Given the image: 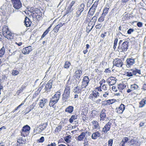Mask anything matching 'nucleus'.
Returning <instances> with one entry per match:
<instances>
[{"instance_id":"15","label":"nucleus","mask_w":146,"mask_h":146,"mask_svg":"<svg viewBox=\"0 0 146 146\" xmlns=\"http://www.w3.org/2000/svg\"><path fill=\"white\" fill-rule=\"evenodd\" d=\"M32 50L31 47L29 46L24 48L22 50V53L25 54H28Z\"/></svg>"},{"instance_id":"57","label":"nucleus","mask_w":146,"mask_h":146,"mask_svg":"<svg viewBox=\"0 0 146 146\" xmlns=\"http://www.w3.org/2000/svg\"><path fill=\"white\" fill-rule=\"evenodd\" d=\"M102 26V25L101 24H99V25H96L95 26V27L96 29H100L101 28Z\"/></svg>"},{"instance_id":"17","label":"nucleus","mask_w":146,"mask_h":146,"mask_svg":"<svg viewBox=\"0 0 146 146\" xmlns=\"http://www.w3.org/2000/svg\"><path fill=\"white\" fill-rule=\"evenodd\" d=\"M74 107L72 106H69L65 109V111L69 114H72L73 111Z\"/></svg>"},{"instance_id":"26","label":"nucleus","mask_w":146,"mask_h":146,"mask_svg":"<svg viewBox=\"0 0 146 146\" xmlns=\"http://www.w3.org/2000/svg\"><path fill=\"white\" fill-rule=\"evenodd\" d=\"M74 93L77 94L80 93L81 92V90L79 87L77 86L76 87L74 88Z\"/></svg>"},{"instance_id":"25","label":"nucleus","mask_w":146,"mask_h":146,"mask_svg":"<svg viewBox=\"0 0 146 146\" xmlns=\"http://www.w3.org/2000/svg\"><path fill=\"white\" fill-rule=\"evenodd\" d=\"M47 123H43L42 124H41L40 125L39 127V128L41 130L40 131H42L44 130L45 129L47 126Z\"/></svg>"},{"instance_id":"52","label":"nucleus","mask_w":146,"mask_h":146,"mask_svg":"<svg viewBox=\"0 0 146 146\" xmlns=\"http://www.w3.org/2000/svg\"><path fill=\"white\" fill-rule=\"evenodd\" d=\"M134 31V29H129L127 31V33L128 34H130L133 32Z\"/></svg>"},{"instance_id":"61","label":"nucleus","mask_w":146,"mask_h":146,"mask_svg":"<svg viewBox=\"0 0 146 146\" xmlns=\"http://www.w3.org/2000/svg\"><path fill=\"white\" fill-rule=\"evenodd\" d=\"M141 89L143 90H146V84H144L142 88H141Z\"/></svg>"},{"instance_id":"16","label":"nucleus","mask_w":146,"mask_h":146,"mask_svg":"<svg viewBox=\"0 0 146 146\" xmlns=\"http://www.w3.org/2000/svg\"><path fill=\"white\" fill-rule=\"evenodd\" d=\"M99 93L97 91L94 90L92 92V94H91L90 96V98L92 100H94V98H96L97 96H99Z\"/></svg>"},{"instance_id":"43","label":"nucleus","mask_w":146,"mask_h":146,"mask_svg":"<svg viewBox=\"0 0 146 146\" xmlns=\"http://www.w3.org/2000/svg\"><path fill=\"white\" fill-rule=\"evenodd\" d=\"M109 9L108 8H106L104 9L102 14L104 16H106V15L107 14Z\"/></svg>"},{"instance_id":"50","label":"nucleus","mask_w":146,"mask_h":146,"mask_svg":"<svg viewBox=\"0 0 146 146\" xmlns=\"http://www.w3.org/2000/svg\"><path fill=\"white\" fill-rule=\"evenodd\" d=\"M94 0H87V6H90V5L91 4Z\"/></svg>"},{"instance_id":"20","label":"nucleus","mask_w":146,"mask_h":146,"mask_svg":"<svg viewBox=\"0 0 146 146\" xmlns=\"http://www.w3.org/2000/svg\"><path fill=\"white\" fill-rule=\"evenodd\" d=\"M64 24V23H60L56 26L53 29V31L54 32L56 33L58 32L59 29Z\"/></svg>"},{"instance_id":"45","label":"nucleus","mask_w":146,"mask_h":146,"mask_svg":"<svg viewBox=\"0 0 146 146\" xmlns=\"http://www.w3.org/2000/svg\"><path fill=\"white\" fill-rule=\"evenodd\" d=\"M56 102H55L54 101L50 99V100L49 102V106L51 107L53 106L54 104H56Z\"/></svg>"},{"instance_id":"59","label":"nucleus","mask_w":146,"mask_h":146,"mask_svg":"<svg viewBox=\"0 0 146 146\" xmlns=\"http://www.w3.org/2000/svg\"><path fill=\"white\" fill-rule=\"evenodd\" d=\"M102 88L104 90H107L106 85L105 84L103 85L102 86Z\"/></svg>"},{"instance_id":"29","label":"nucleus","mask_w":146,"mask_h":146,"mask_svg":"<svg viewBox=\"0 0 146 146\" xmlns=\"http://www.w3.org/2000/svg\"><path fill=\"white\" fill-rule=\"evenodd\" d=\"M131 90H139V86L136 84L131 85Z\"/></svg>"},{"instance_id":"49","label":"nucleus","mask_w":146,"mask_h":146,"mask_svg":"<svg viewBox=\"0 0 146 146\" xmlns=\"http://www.w3.org/2000/svg\"><path fill=\"white\" fill-rule=\"evenodd\" d=\"M115 101L116 100H115L114 99L109 100H107V103H108V104H111L113 102H115Z\"/></svg>"},{"instance_id":"6","label":"nucleus","mask_w":146,"mask_h":146,"mask_svg":"<svg viewBox=\"0 0 146 146\" xmlns=\"http://www.w3.org/2000/svg\"><path fill=\"white\" fill-rule=\"evenodd\" d=\"M13 7L16 9H20L22 7L20 0H12Z\"/></svg>"},{"instance_id":"46","label":"nucleus","mask_w":146,"mask_h":146,"mask_svg":"<svg viewBox=\"0 0 146 146\" xmlns=\"http://www.w3.org/2000/svg\"><path fill=\"white\" fill-rule=\"evenodd\" d=\"M105 16H104L102 14V15L98 19V21L99 22H102L104 21V20Z\"/></svg>"},{"instance_id":"36","label":"nucleus","mask_w":146,"mask_h":146,"mask_svg":"<svg viewBox=\"0 0 146 146\" xmlns=\"http://www.w3.org/2000/svg\"><path fill=\"white\" fill-rule=\"evenodd\" d=\"M70 65L71 64L70 62L67 61L65 62L64 65V67L65 68L67 69L69 68Z\"/></svg>"},{"instance_id":"32","label":"nucleus","mask_w":146,"mask_h":146,"mask_svg":"<svg viewBox=\"0 0 146 146\" xmlns=\"http://www.w3.org/2000/svg\"><path fill=\"white\" fill-rule=\"evenodd\" d=\"M85 7V5L84 3H82L78 6V9L80 11H83L84 9V8Z\"/></svg>"},{"instance_id":"53","label":"nucleus","mask_w":146,"mask_h":146,"mask_svg":"<svg viewBox=\"0 0 146 146\" xmlns=\"http://www.w3.org/2000/svg\"><path fill=\"white\" fill-rule=\"evenodd\" d=\"M44 140V138L43 137H42L40 138L38 140V141L39 143H42Z\"/></svg>"},{"instance_id":"19","label":"nucleus","mask_w":146,"mask_h":146,"mask_svg":"<svg viewBox=\"0 0 146 146\" xmlns=\"http://www.w3.org/2000/svg\"><path fill=\"white\" fill-rule=\"evenodd\" d=\"M24 23L25 26L26 27H28L31 26V22L29 19L27 17H26L25 18V19L24 20Z\"/></svg>"},{"instance_id":"60","label":"nucleus","mask_w":146,"mask_h":146,"mask_svg":"<svg viewBox=\"0 0 146 146\" xmlns=\"http://www.w3.org/2000/svg\"><path fill=\"white\" fill-rule=\"evenodd\" d=\"M24 144L17 143L14 146H24Z\"/></svg>"},{"instance_id":"58","label":"nucleus","mask_w":146,"mask_h":146,"mask_svg":"<svg viewBox=\"0 0 146 146\" xmlns=\"http://www.w3.org/2000/svg\"><path fill=\"white\" fill-rule=\"evenodd\" d=\"M46 146H56V144L54 142H53L48 145Z\"/></svg>"},{"instance_id":"47","label":"nucleus","mask_w":146,"mask_h":146,"mask_svg":"<svg viewBox=\"0 0 146 146\" xmlns=\"http://www.w3.org/2000/svg\"><path fill=\"white\" fill-rule=\"evenodd\" d=\"M62 128L61 125H59L56 127L55 129V131L57 132H59L60 130Z\"/></svg>"},{"instance_id":"23","label":"nucleus","mask_w":146,"mask_h":146,"mask_svg":"<svg viewBox=\"0 0 146 146\" xmlns=\"http://www.w3.org/2000/svg\"><path fill=\"white\" fill-rule=\"evenodd\" d=\"M82 12V11H80L78 9L77 10L75 13V15L74 17L75 20L77 21L78 19V17L80 16Z\"/></svg>"},{"instance_id":"27","label":"nucleus","mask_w":146,"mask_h":146,"mask_svg":"<svg viewBox=\"0 0 146 146\" xmlns=\"http://www.w3.org/2000/svg\"><path fill=\"white\" fill-rule=\"evenodd\" d=\"M77 115L75 114L74 115H72L71 118L69 119V121L70 123H72L74 120L77 119Z\"/></svg>"},{"instance_id":"39","label":"nucleus","mask_w":146,"mask_h":146,"mask_svg":"<svg viewBox=\"0 0 146 146\" xmlns=\"http://www.w3.org/2000/svg\"><path fill=\"white\" fill-rule=\"evenodd\" d=\"M118 42V39L117 38H116L115 39L113 43V48L114 49V50H115V49L116 48V46H117V44Z\"/></svg>"},{"instance_id":"30","label":"nucleus","mask_w":146,"mask_h":146,"mask_svg":"<svg viewBox=\"0 0 146 146\" xmlns=\"http://www.w3.org/2000/svg\"><path fill=\"white\" fill-rule=\"evenodd\" d=\"M146 100L143 99L139 102V108L143 107L146 104Z\"/></svg>"},{"instance_id":"54","label":"nucleus","mask_w":146,"mask_h":146,"mask_svg":"<svg viewBox=\"0 0 146 146\" xmlns=\"http://www.w3.org/2000/svg\"><path fill=\"white\" fill-rule=\"evenodd\" d=\"M97 18L96 17H93V18H92L91 20V21L92 22H93L94 23H95L97 21Z\"/></svg>"},{"instance_id":"7","label":"nucleus","mask_w":146,"mask_h":146,"mask_svg":"<svg viewBox=\"0 0 146 146\" xmlns=\"http://www.w3.org/2000/svg\"><path fill=\"white\" fill-rule=\"evenodd\" d=\"M30 129V127L28 125H27L24 126L22 129L21 135L24 137L27 136L29 133Z\"/></svg>"},{"instance_id":"5","label":"nucleus","mask_w":146,"mask_h":146,"mask_svg":"<svg viewBox=\"0 0 146 146\" xmlns=\"http://www.w3.org/2000/svg\"><path fill=\"white\" fill-rule=\"evenodd\" d=\"M124 61V59L116 58L113 62L114 65L118 67H121L123 64V61Z\"/></svg>"},{"instance_id":"21","label":"nucleus","mask_w":146,"mask_h":146,"mask_svg":"<svg viewBox=\"0 0 146 146\" xmlns=\"http://www.w3.org/2000/svg\"><path fill=\"white\" fill-rule=\"evenodd\" d=\"M47 102V100L46 99L43 98L40 100L39 104L41 108H42L44 106L45 104Z\"/></svg>"},{"instance_id":"44","label":"nucleus","mask_w":146,"mask_h":146,"mask_svg":"<svg viewBox=\"0 0 146 146\" xmlns=\"http://www.w3.org/2000/svg\"><path fill=\"white\" fill-rule=\"evenodd\" d=\"M90 24H89L88 26L87 27V30H88V33H89L91 31V30H92V28H93L94 25H94H92L91 27V28L90 29V26H91V25H90Z\"/></svg>"},{"instance_id":"14","label":"nucleus","mask_w":146,"mask_h":146,"mask_svg":"<svg viewBox=\"0 0 146 146\" xmlns=\"http://www.w3.org/2000/svg\"><path fill=\"white\" fill-rule=\"evenodd\" d=\"M125 106L123 104H121L118 108H116V110L117 113L119 114L122 113L124 111Z\"/></svg>"},{"instance_id":"33","label":"nucleus","mask_w":146,"mask_h":146,"mask_svg":"<svg viewBox=\"0 0 146 146\" xmlns=\"http://www.w3.org/2000/svg\"><path fill=\"white\" fill-rule=\"evenodd\" d=\"M83 133L84 134V135L85 137V139H86L88 137V136H89L91 134V132L87 131L86 130L84 131Z\"/></svg>"},{"instance_id":"34","label":"nucleus","mask_w":146,"mask_h":146,"mask_svg":"<svg viewBox=\"0 0 146 146\" xmlns=\"http://www.w3.org/2000/svg\"><path fill=\"white\" fill-rule=\"evenodd\" d=\"M129 142H130V144L131 145H133L137 143L138 142L137 139L133 138L130 140Z\"/></svg>"},{"instance_id":"38","label":"nucleus","mask_w":146,"mask_h":146,"mask_svg":"<svg viewBox=\"0 0 146 146\" xmlns=\"http://www.w3.org/2000/svg\"><path fill=\"white\" fill-rule=\"evenodd\" d=\"M126 87V85L124 84H120L118 85V88L120 90H122Z\"/></svg>"},{"instance_id":"37","label":"nucleus","mask_w":146,"mask_h":146,"mask_svg":"<svg viewBox=\"0 0 146 146\" xmlns=\"http://www.w3.org/2000/svg\"><path fill=\"white\" fill-rule=\"evenodd\" d=\"M5 48L4 47L0 50V57H2L4 54L5 52Z\"/></svg>"},{"instance_id":"9","label":"nucleus","mask_w":146,"mask_h":146,"mask_svg":"<svg viewBox=\"0 0 146 146\" xmlns=\"http://www.w3.org/2000/svg\"><path fill=\"white\" fill-rule=\"evenodd\" d=\"M60 94V92L58 91L52 97L51 99L57 103L59 99Z\"/></svg>"},{"instance_id":"48","label":"nucleus","mask_w":146,"mask_h":146,"mask_svg":"<svg viewBox=\"0 0 146 146\" xmlns=\"http://www.w3.org/2000/svg\"><path fill=\"white\" fill-rule=\"evenodd\" d=\"M129 140H130V139H129L127 137H124L123 138L121 141L125 143H125L127 142Z\"/></svg>"},{"instance_id":"18","label":"nucleus","mask_w":146,"mask_h":146,"mask_svg":"<svg viewBox=\"0 0 146 146\" xmlns=\"http://www.w3.org/2000/svg\"><path fill=\"white\" fill-rule=\"evenodd\" d=\"M106 111V110L104 109L102 110L100 113V120H104L106 118V115L105 113V112Z\"/></svg>"},{"instance_id":"42","label":"nucleus","mask_w":146,"mask_h":146,"mask_svg":"<svg viewBox=\"0 0 146 146\" xmlns=\"http://www.w3.org/2000/svg\"><path fill=\"white\" fill-rule=\"evenodd\" d=\"M116 82V81L115 80H109L108 81V83L110 86H112Z\"/></svg>"},{"instance_id":"3","label":"nucleus","mask_w":146,"mask_h":146,"mask_svg":"<svg viewBox=\"0 0 146 146\" xmlns=\"http://www.w3.org/2000/svg\"><path fill=\"white\" fill-rule=\"evenodd\" d=\"M137 74H141V70L134 68L129 70L128 72L126 73V75L127 76L129 77L132 76L133 75L137 76Z\"/></svg>"},{"instance_id":"55","label":"nucleus","mask_w":146,"mask_h":146,"mask_svg":"<svg viewBox=\"0 0 146 146\" xmlns=\"http://www.w3.org/2000/svg\"><path fill=\"white\" fill-rule=\"evenodd\" d=\"M108 146H112L113 143L112 139L110 140L108 142Z\"/></svg>"},{"instance_id":"62","label":"nucleus","mask_w":146,"mask_h":146,"mask_svg":"<svg viewBox=\"0 0 146 146\" xmlns=\"http://www.w3.org/2000/svg\"><path fill=\"white\" fill-rule=\"evenodd\" d=\"M137 25L139 27H141L142 26V23L141 22H139L137 23Z\"/></svg>"},{"instance_id":"35","label":"nucleus","mask_w":146,"mask_h":146,"mask_svg":"<svg viewBox=\"0 0 146 146\" xmlns=\"http://www.w3.org/2000/svg\"><path fill=\"white\" fill-rule=\"evenodd\" d=\"M71 138V136L69 135L64 137V139L66 142L67 143H68L70 142V139Z\"/></svg>"},{"instance_id":"51","label":"nucleus","mask_w":146,"mask_h":146,"mask_svg":"<svg viewBox=\"0 0 146 146\" xmlns=\"http://www.w3.org/2000/svg\"><path fill=\"white\" fill-rule=\"evenodd\" d=\"M48 31L47 30H46L44 32V33L42 35L41 39H42L48 33Z\"/></svg>"},{"instance_id":"4","label":"nucleus","mask_w":146,"mask_h":146,"mask_svg":"<svg viewBox=\"0 0 146 146\" xmlns=\"http://www.w3.org/2000/svg\"><path fill=\"white\" fill-rule=\"evenodd\" d=\"M129 42L127 41L123 42L121 45H119L117 48L118 50L120 52H125L128 49V44Z\"/></svg>"},{"instance_id":"64","label":"nucleus","mask_w":146,"mask_h":146,"mask_svg":"<svg viewBox=\"0 0 146 146\" xmlns=\"http://www.w3.org/2000/svg\"><path fill=\"white\" fill-rule=\"evenodd\" d=\"M111 72L109 68H106L105 69L104 72L106 73H110Z\"/></svg>"},{"instance_id":"12","label":"nucleus","mask_w":146,"mask_h":146,"mask_svg":"<svg viewBox=\"0 0 146 146\" xmlns=\"http://www.w3.org/2000/svg\"><path fill=\"white\" fill-rule=\"evenodd\" d=\"M89 82V78L88 76H85L83 78V81L82 82V86L83 87L86 88L88 85Z\"/></svg>"},{"instance_id":"56","label":"nucleus","mask_w":146,"mask_h":146,"mask_svg":"<svg viewBox=\"0 0 146 146\" xmlns=\"http://www.w3.org/2000/svg\"><path fill=\"white\" fill-rule=\"evenodd\" d=\"M35 13H33V14H31V15L33 19H34L36 18L37 14V13H36V10H35Z\"/></svg>"},{"instance_id":"31","label":"nucleus","mask_w":146,"mask_h":146,"mask_svg":"<svg viewBox=\"0 0 146 146\" xmlns=\"http://www.w3.org/2000/svg\"><path fill=\"white\" fill-rule=\"evenodd\" d=\"M85 136L84 134L83 133V132H82L81 134L79 135L78 137V139L79 141H81L85 137Z\"/></svg>"},{"instance_id":"22","label":"nucleus","mask_w":146,"mask_h":146,"mask_svg":"<svg viewBox=\"0 0 146 146\" xmlns=\"http://www.w3.org/2000/svg\"><path fill=\"white\" fill-rule=\"evenodd\" d=\"M100 134L98 131H97L94 132L92 133L91 136L92 139H96L97 138V137H100Z\"/></svg>"},{"instance_id":"63","label":"nucleus","mask_w":146,"mask_h":146,"mask_svg":"<svg viewBox=\"0 0 146 146\" xmlns=\"http://www.w3.org/2000/svg\"><path fill=\"white\" fill-rule=\"evenodd\" d=\"M109 95V93L108 92H105V93L103 94V96L104 97V98H106L107 96Z\"/></svg>"},{"instance_id":"8","label":"nucleus","mask_w":146,"mask_h":146,"mask_svg":"<svg viewBox=\"0 0 146 146\" xmlns=\"http://www.w3.org/2000/svg\"><path fill=\"white\" fill-rule=\"evenodd\" d=\"M135 59L133 58H127L126 61V66L127 68H130L135 62Z\"/></svg>"},{"instance_id":"10","label":"nucleus","mask_w":146,"mask_h":146,"mask_svg":"<svg viewBox=\"0 0 146 146\" xmlns=\"http://www.w3.org/2000/svg\"><path fill=\"white\" fill-rule=\"evenodd\" d=\"M52 80H50L48 81L47 83L46 84L44 88L45 91L47 92L50 91L52 88Z\"/></svg>"},{"instance_id":"24","label":"nucleus","mask_w":146,"mask_h":146,"mask_svg":"<svg viewBox=\"0 0 146 146\" xmlns=\"http://www.w3.org/2000/svg\"><path fill=\"white\" fill-rule=\"evenodd\" d=\"M82 71L80 70H77L75 72V76L77 78H79L82 74Z\"/></svg>"},{"instance_id":"40","label":"nucleus","mask_w":146,"mask_h":146,"mask_svg":"<svg viewBox=\"0 0 146 146\" xmlns=\"http://www.w3.org/2000/svg\"><path fill=\"white\" fill-rule=\"evenodd\" d=\"M99 0L96 1L94 3V4L92 5L91 7L92 8H93L96 9V8L97 7V6L98 4V1Z\"/></svg>"},{"instance_id":"28","label":"nucleus","mask_w":146,"mask_h":146,"mask_svg":"<svg viewBox=\"0 0 146 146\" xmlns=\"http://www.w3.org/2000/svg\"><path fill=\"white\" fill-rule=\"evenodd\" d=\"M95 10L96 9L91 7L88 13V14L90 15H93L94 14Z\"/></svg>"},{"instance_id":"2","label":"nucleus","mask_w":146,"mask_h":146,"mask_svg":"<svg viewBox=\"0 0 146 146\" xmlns=\"http://www.w3.org/2000/svg\"><path fill=\"white\" fill-rule=\"evenodd\" d=\"M3 35V36L8 39H11L13 38L12 33L9 30L8 27L7 26H4L2 29Z\"/></svg>"},{"instance_id":"1","label":"nucleus","mask_w":146,"mask_h":146,"mask_svg":"<svg viewBox=\"0 0 146 146\" xmlns=\"http://www.w3.org/2000/svg\"><path fill=\"white\" fill-rule=\"evenodd\" d=\"M70 87L66 86L62 95V101L65 102L68 101L70 98Z\"/></svg>"},{"instance_id":"11","label":"nucleus","mask_w":146,"mask_h":146,"mask_svg":"<svg viewBox=\"0 0 146 146\" xmlns=\"http://www.w3.org/2000/svg\"><path fill=\"white\" fill-rule=\"evenodd\" d=\"M111 125V123L110 121L108 122L103 128L102 132L105 133H107L110 130Z\"/></svg>"},{"instance_id":"41","label":"nucleus","mask_w":146,"mask_h":146,"mask_svg":"<svg viewBox=\"0 0 146 146\" xmlns=\"http://www.w3.org/2000/svg\"><path fill=\"white\" fill-rule=\"evenodd\" d=\"M19 74V72L17 70H13L12 71V74L14 76H15Z\"/></svg>"},{"instance_id":"13","label":"nucleus","mask_w":146,"mask_h":146,"mask_svg":"<svg viewBox=\"0 0 146 146\" xmlns=\"http://www.w3.org/2000/svg\"><path fill=\"white\" fill-rule=\"evenodd\" d=\"M93 129H100V128L98 122L94 120L91 122Z\"/></svg>"}]
</instances>
